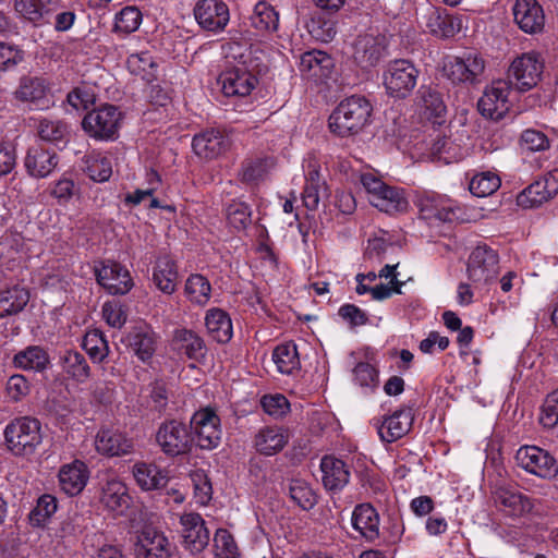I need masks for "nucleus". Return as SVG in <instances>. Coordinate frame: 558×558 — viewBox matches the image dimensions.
Returning <instances> with one entry per match:
<instances>
[{
  "label": "nucleus",
  "mask_w": 558,
  "mask_h": 558,
  "mask_svg": "<svg viewBox=\"0 0 558 558\" xmlns=\"http://www.w3.org/2000/svg\"><path fill=\"white\" fill-rule=\"evenodd\" d=\"M373 106L361 95L342 99L328 118L329 131L338 137L360 134L372 122Z\"/></svg>",
  "instance_id": "nucleus-1"
},
{
  "label": "nucleus",
  "mask_w": 558,
  "mask_h": 558,
  "mask_svg": "<svg viewBox=\"0 0 558 558\" xmlns=\"http://www.w3.org/2000/svg\"><path fill=\"white\" fill-rule=\"evenodd\" d=\"M4 440L13 456L28 457L43 441L41 424L29 416L14 418L4 428Z\"/></svg>",
  "instance_id": "nucleus-2"
},
{
  "label": "nucleus",
  "mask_w": 558,
  "mask_h": 558,
  "mask_svg": "<svg viewBox=\"0 0 558 558\" xmlns=\"http://www.w3.org/2000/svg\"><path fill=\"white\" fill-rule=\"evenodd\" d=\"M420 71L409 60L390 61L383 74V83L389 96L404 99L416 86Z\"/></svg>",
  "instance_id": "nucleus-3"
},
{
  "label": "nucleus",
  "mask_w": 558,
  "mask_h": 558,
  "mask_svg": "<svg viewBox=\"0 0 558 558\" xmlns=\"http://www.w3.org/2000/svg\"><path fill=\"white\" fill-rule=\"evenodd\" d=\"M121 111L113 105H105L88 112L83 121L84 131L96 140H113L120 128Z\"/></svg>",
  "instance_id": "nucleus-4"
},
{
  "label": "nucleus",
  "mask_w": 558,
  "mask_h": 558,
  "mask_svg": "<svg viewBox=\"0 0 558 558\" xmlns=\"http://www.w3.org/2000/svg\"><path fill=\"white\" fill-rule=\"evenodd\" d=\"M446 76L453 84H477L482 82L485 60L476 52H468L462 57H453L444 65Z\"/></svg>",
  "instance_id": "nucleus-5"
},
{
  "label": "nucleus",
  "mask_w": 558,
  "mask_h": 558,
  "mask_svg": "<svg viewBox=\"0 0 558 558\" xmlns=\"http://www.w3.org/2000/svg\"><path fill=\"white\" fill-rule=\"evenodd\" d=\"M512 92V81L498 80L486 87L478 99L477 108L485 118L498 121L502 119L510 109L509 96Z\"/></svg>",
  "instance_id": "nucleus-6"
},
{
  "label": "nucleus",
  "mask_w": 558,
  "mask_h": 558,
  "mask_svg": "<svg viewBox=\"0 0 558 558\" xmlns=\"http://www.w3.org/2000/svg\"><path fill=\"white\" fill-rule=\"evenodd\" d=\"M156 440L163 453L177 457L190 451L194 438L184 423L171 420L160 425Z\"/></svg>",
  "instance_id": "nucleus-7"
},
{
  "label": "nucleus",
  "mask_w": 558,
  "mask_h": 558,
  "mask_svg": "<svg viewBox=\"0 0 558 558\" xmlns=\"http://www.w3.org/2000/svg\"><path fill=\"white\" fill-rule=\"evenodd\" d=\"M468 276L476 284H486L499 272V255L486 244L477 245L470 254Z\"/></svg>",
  "instance_id": "nucleus-8"
},
{
  "label": "nucleus",
  "mask_w": 558,
  "mask_h": 558,
  "mask_svg": "<svg viewBox=\"0 0 558 558\" xmlns=\"http://www.w3.org/2000/svg\"><path fill=\"white\" fill-rule=\"evenodd\" d=\"M517 464L541 478H553L558 474L556 459L537 446H522L515 453Z\"/></svg>",
  "instance_id": "nucleus-9"
},
{
  "label": "nucleus",
  "mask_w": 558,
  "mask_h": 558,
  "mask_svg": "<svg viewBox=\"0 0 558 558\" xmlns=\"http://www.w3.org/2000/svg\"><path fill=\"white\" fill-rule=\"evenodd\" d=\"M190 430L196 436L202 449H214L221 440L220 418L210 408L196 411L191 418Z\"/></svg>",
  "instance_id": "nucleus-10"
},
{
  "label": "nucleus",
  "mask_w": 558,
  "mask_h": 558,
  "mask_svg": "<svg viewBox=\"0 0 558 558\" xmlns=\"http://www.w3.org/2000/svg\"><path fill=\"white\" fill-rule=\"evenodd\" d=\"M543 68V61L537 53H523L511 63L509 77L514 81L515 88L519 92H527L539 82Z\"/></svg>",
  "instance_id": "nucleus-11"
},
{
  "label": "nucleus",
  "mask_w": 558,
  "mask_h": 558,
  "mask_svg": "<svg viewBox=\"0 0 558 558\" xmlns=\"http://www.w3.org/2000/svg\"><path fill=\"white\" fill-rule=\"evenodd\" d=\"M387 53V39L384 35L364 34L353 44V60L363 70L376 66Z\"/></svg>",
  "instance_id": "nucleus-12"
},
{
  "label": "nucleus",
  "mask_w": 558,
  "mask_h": 558,
  "mask_svg": "<svg viewBox=\"0 0 558 558\" xmlns=\"http://www.w3.org/2000/svg\"><path fill=\"white\" fill-rule=\"evenodd\" d=\"M558 193V169L545 173L525 187L518 196L517 203L523 208L538 207Z\"/></svg>",
  "instance_id": "nucleus-13"
},
{
  "label": "nucleus",
  "mask_w": 558,
  "mask_h": 558,
  "mask_svg": "<svg viewBox=\"0 0 558 558\" xmlns=\"http://www.w3.org/2000/svg\"><path fill=\"white\" fill-rule=\"evenodd\" d=\"M192 147L197 156L211 160L230 149L231 138L220 129H207L194 135Z\"/></svg>",
  "instance_id": "nucleus-14"
},
{
  "label": "nucleus",
  "mask_w": 558,
  "mask_h": 558,
  "mask_svg": "<svg viewBox=\"0 0 558 558\" xmlns=\"http://www.w3.org/2000/svg\"><path fill=\"white\" fill-rule=\"evenodd\" d=\"M180 524L184 547L192 554L202 553L210 539L209 530L202 515L196 512L184 513L180 518Z\"/></svg>",
  "instance_id": "nucleus-15"
},
{
  "label": "nucleus",
  "mask_w": 558,
  "mask_h": 558,
  "mask_svg": "<svg viewBox=\"0 0 558 558\" xmlns=\"http://www.w3.org/2000/svg\"><path fill=\"white\" fill-rule=\"evenodd\" d=\"M414 422L413 409L403 407L395 411L391 415L378 421L375 425L378 435L384 442H395L405 436L412 428Z\"/></svg>",
  "instance_id": "nucleus-16"
},
{
  "label": "nucleus",
  "mask_w": 558,
  "mask_h": 558,
  "mask_svg": "<svg viewBox=\"0 0 558 558\" xmlns=\"http://www.w3.org/2000/svg\"><path fill=\"white\" fill-rule=\"evenodd\" d=\"M194 15L199 26L209 32H220L229 22V9L220 0H198Z\"/></svg>",
  "instance_id": "nucleus-17"
},
{
  "label": "nucleus",
  "mask_w": 558,
  "mask_h": 558,
  "mask_svg": "<svg viewBox=\"0 0 558 558\" xmlns=\"http://www.w3.org/2000/svg\"><path fill=\"white\" fill-rule=\"evenodd\" d=\"M134 551L136 558H169L171 545L163 533L147 526L137 535Z\"/></svg>",
  "instance_id": "nucleus-18"
},
{
  "label": "nucleus",
  "mask_w": 558,
  "mask_h": 558,
  "mask_svg": "<svg viewBox=\"0 0 558 558\" xmlns=\"http://www.w3.org/2000/svg\"><path fill=\"white\" fill-rule=\"evenodd\" d=\"M97 282L110 294H125L132 287L133 281L128 269L118 263L110 262L96 269Z\"/></svg>",
  "instance_id": "nucleus-19"
},
{
  "label": "nucleus",
  "mask_w": 558,
  "mask_h": 558,
  "mask_svg": "<svg viewBox=\"0 0 558 558\" xmlns=\"http://www.w3.org/2000/svg\"><path fill=\"white\" fill-rule=\"evenodd\" d=\"M49 86L45 78L37 76H22L14 92L16 100L33 105L37 109L50 106Z\"/></svg>",
  "instance_id": "nucleus-20"
},
{
  "label": "nucleus",
  "mask_w": 558,
  "mask_h": 558,
  "mask_svg": "<svg viewBox=\"0 0 558 558\" xmlns=\"http://www.w3.org/2000/svg\"><path fill=\"white\" fill-rule=\"evenodd\" d=\"M221 90L225 96H247L255 88L256 77L248 71V68L235 66L222 72L219 76Z\"/></svg>",
  "instance_id": "nucleus-21"
},
{
  "label": "nucleus",
  "mask_w": 558,
  "mask_h": 558,
  "mask_svg": "<svg viewBox=\"0 0 558 558\" xmlns=\"http://www.w3.org/2000/svg\"><path fill=\"white\" fill-rule=\"evenodd\" d=\"M290 435L287 428L278 425L263 426L254 435L253 446L263 456H275L288 445Z\"/></svg>",
  "instance_id": "nucleus-22"
},
{
  "label": "nucleus",
  "mask_w": 558,
  "mask_h": 558,
  "mask_svg": "<svg viewBox=\"0 0 558 558\" xmlns=\"http://www.w3.org/2000/svg\"><path fill=\"white\" fill-rule=\"evenodd\" d=\"M172 347L179 354H184L189 360L198 363L203 362L207 354V345L204 339L192 329H174Z\"/></svg>",
  "instance_id": "nucleus-23"
},
{
  "label": "nucleus",
  "mask_w": 558,
  "mask_h": 558,
  "mask_svg": "<svg viewBox=\"0 0 558 558\" xmlns=\"http://www.w3.org/2000/svg\"><path fill=\"white\" fill-rule=\"evenodd\" d=\"M58 163L59 156L57 153L41 146L29 147L24 159L26 172L36 179L47 178L57 168Z\"/></svg>",
  "instance_id": "nucleus-24"
},
{
  "label": "nucleus",
  "mask_w": 558,
  "mask_h": 558,
  "mask_svg": "<svg viewBox=\"0 0 558 558\" xmlns=\"http://www.w3.org/2000/svg\"><path fill=\"white\" fill-rule=\"evenodd\" d=\"M513 15L515 23L525 33L535 34L544 27V11L536 0H517Z\"/></svg>",
  "instance_id": "nucleus-25"
},
{
  "label": "nucleus",
  "mask_w": 558,
  "mask_h": 558,
  "mask_svg": "<svg viewBox=\"0 0 558 558\" xmlns=\"http://www.w3.org/2000/svg\"><path fill=\"white\" fill-rule=\"evenodd\" d=\"M96 450L108 457H120L133 452V440L116 429H100L95 439Z\"/></svg>",
  "instance_id": "nucleus-26"
},
{
  "label": "nucleus",
  "mask_w": 558,
  "mask_h": 558,
  "mask_svg": "<svg viewBox=\"0 0 558 558\" xmlns=\"http://www.w3.org/2000/svg\"><path fill=\"white\" fill-rule=\"evenodd\" d=\"M427 32L439 38H450L462 27L460 17L449 14L445 9L430 8L425 15Z\"/></svg>",
  "instance_id": "nucleus-27"
},
{
  "label": "nucleus",
  "mask_w": 558,
  "mask_h": 558,
  "mask_svg": "<svg viewBox=\"0 0 558 558\" xmlns=\"http://www.w3.org/2000/svg\"><path fill=\"white\" fill-rule=\"evenodd\" d=\"M58 476L61 490L69 496H76L86 486L89 471L84 462L75 460L64 464L60 469Z\"/></svg>",
  "instance_id": "nucleus-28"
},
{
  "label": "nucleus",
  "mask_w": 558,
  "mask_h": 558,
  "mask_svg": "<svg viewBox=\"0 0 558 558\" xmlns=\"http://www.w3.org/2000/svg\"><path fill=\"white\" fill-rule=\"evenodd\" d=\"M320 470L324 487L329 492H340L349 483V466L338 458L332 456L324 457L320 462Z\"/></svg>",
  "instance_id": "nucleus-29"
},
{
  "label": "nucleus",
  "mask_w": 558,
  "mask_h": 558,
  "mask_svg": "<svg viewBox=\"0 0 558 558\" xmlns=\"http://www.w3.org/2000/svg\"><path fill=\"white\" fill-rule=\"evenodd\" d=\"M352 526L368 542L379 537V514L371 504L357 505L352 513Z\"/></svg>",
  "instance_id": "nucleus-30"
},
{
  "label": "nucleus",
  "mask_w": 558,
  "mask_h": 558,
  "mask_svg": "<svg viewBox=\"0 0 558 558\" xmlns=\"http://www.w3.org/2000/svg\"><path fill=\"white\" fill-rule=\"evenodd\" d=\"M100 502L110 511L123 513L131 502L125 484L118 478L107 481L101 488Z\"/></svg>",
  "instance_id": "nucleus-31"
},
{
  "label": "nucleus",
  "mask_w": 558,
  "mask_h": 558,
  "mask_svg": "<svg viewBox=\"0 0 558 558\" xmlns=\"http://www.w3.org/2000/svg\"><path fill=\"white\" fill-rule=\"evenodd\" d=\"M205 326L208 335L218 343H228L233 336L231 318L221 308L214 307L207 311Z\"/></svg>",
  "instance_id": "nucleus-32"
},
{
  "label": "nucleus",
  "mask_w": 558,
  "mask_h": 558,
  "mask_svg": "<svg viewBox=\"0 0 558 558\" xmlns=\"http://www.w3.org/2000/svg\"><path fill=\"white\" fill-rule=\"evenodd\" d=\"M417 106L428 120L442 118L447 111L441 93L433 86L422 85L416 95Z\"/></svg>",
  "instance_id": "nucleus-33"
},
{
  "label": "nucleus",
  "mask_w": 558,
  "mask_h": 558,
  "mask_svg": "<svg viewBox=\"0 0 558 558\" xmlns=\"http://www.w3.org/2000/svg\"><path fill=\"white\" fill-rule=\"evenodd\" d=\"M332 68V59L322 50L306 51L301 56L300 71L315 80L327 77Z\"/></svg>",
  "instance_id": "nucleus-34"
},
{
  "label": "nucleus",
  "mask_w": 558,
  "mask_h": 558,
  "mask_svg": "<svg viewBox=\"0 0 558 558\" xmlns=\"http://www.w3.org/2000/svg\"><path fill=\"white\" fill-rule=\"evenodd\" d=\"M178 267L169 256H161L156 260L153 280L156 287L165 294H172L177 290Z\"/></svg>",
  "instance_id": "nucleus-35"
},
{
  "label": "nucleus",
  "mask_w": 558,
  "mask_h": 558,
  "mask_svg": "<svg viewBox=\"0 0 558 558\" xmlns=\"http://www.w3.org/2000/svg\"><path fill=\"white\" fill-rule=\"evenodd\" d=\"M133 476L143 490L159 489L168 483L165 471L151 463H135L133 465Z\"/></svg>",
  "instance_id": "nucleus-36"
},
{
  "label": "nucleus",
  "mask_w": 558,
  "mask_h": 558,
  "mask_svg": "<svg viewBox=\"0 0 558 558\" xmlns=\"http://www.w3.org/2000/svg\"><path fill=\"white\" fill-rule=\"evenodd\" d=\"M29 291L20 286L0 291V318L21 313L29 302Z\"/></svg>",
  "instance_id": "nucleus-37"
},
{
  "label": "nucleus",
  "mask_w": 558,
  "mask_h": 558,
  "mask_svg": "<svg viewBox=\"0 0 558 558\" xmlns=\"http://www.w3.org/2000/svg\"><path fill=\"white\" fill-rule=\"evenodd\" d=\"M126 68L131 74L151 83L158 77V62L149 51L132 53L126 59Z\"/></svg>",
  "instance_id": "nucleus-38"
},
{
  "label": "nucleus",
  "mask_w": 558,
  "mask_h": 558,
  "mask_svg": "<svg viewBox=\"0 0 558 558\" xmlns=\"http://www.w3.org/2000/svg\"><path fill=\"white\" fill-rule=\"evenodd\" d=\"M82 170L95 182H106L112 175L111 160L96 151H92L82 159Z\"/></svg>",
  "instance_id": "nucleus-39"
},
{
  "label": "nucleus",
  "mask_w": 558,
  "mask_h": 558,
  "mask_svg": "<svg viewBox=\"0 0 558 558\" xmlns=\"http://www.w3.org/2000/svg\"><path fill=\"white\" fill-rule=\"evenodd\" d=\"M375 197H369V203L380 211L395 214L404 211L408 207V201L399 189L386 186Z\"/></svg>",
  "instance_id": "nucleus-40"
},
{
  "label": "nucleus",
  "mask_w": 558,
  "mask_h": 558,
  "mask_svg": "<svg viewBox=\"0 0 558 558\" xmlns=\"http://www.w3.org/2000/svg\"><path fill=\"white\" fill-rule=\"evenodd\" d=\"M272 361L281 374L290 375L301 366L296 344L293 342L281 343L272 351Z\"/></svg>",
  "instance_id": "nucleus-41"
},
{
  "label": "nucleus",
  "mask_w": 558,
  "mask_h": 558,
  "mask_svg": "<svg viewBox=\"0 0 558 558\" xmlns=\"http://www.w3.org/2000/svg\"><path fill=\"white\" fill-rule=\"evenodd\" d=\"M16 367L29 371H44L49 364L47 352L39 345H31L14 355Z\"/></svg>",
  "instance_id": "nucleus-42"
},
{
  "label": "nucleus",
  "mask_w": 558,
  "mask_h": 558,
  "mask_svg": "<svg viewBox=\"0 0 558 558\" xmlns=\"http://www.w3.org/2000/svg\"><path fill=\"white\" fill-rule=\"evenodd\" d=\"M14 9L22 17L32 23L51 22V10L46 8L44 0H14Z\"/></svg>",
  "instance_id": "nucleus-43"
},
{
  "label": "nucleus",
  "mask_w": 558,
  "mask_h": 558,
  "mask_svg": "<svg viewBox=\"0 0 558 558\" xmlns=\"http://www.w3.org/2000/svg\"><path fill=\"white\" fill-rule=\"evenodd\" d=\"M64 372L78 383H84L90 375V368L84 355L77 351L68 350L61 356Z\"/></svg>",
  "instance_id": "nucleus-44"
},
{
  "label": "nucleus",
  "mask_w": 558,
  "mask_h": 558,
  "mask_svg": "<svg viewBox=\"0 0 558 558\" xmlns=\"http://www.w3.org/2000/svg\"><path fill=\"white\" fill-rule=\"evenodd\" d=\"M250 21L258 32H270L278 28L279 15L270 4L259 1L256 3Z\"/></svg>",
  "instance_id": "nucleus-45"
},
{
  "label": "nucleus",
  "mask_w": 558,
  "mask_h": 558,
  "mask_svg": "<svg viewBox=\"0 0 558 558\" xmlns=\"http://www.w3.org/2000/svg\"><path fill=\"white\" fill-rule=\"evenodd\" d=\"M184 291L192 303L205 305L210 299L211 286L203 275L193 274L186 279Z\"/></svg>",
  "instance_id": "nucleus-46"
},
{
  "label": "nucleus",
  "mask_w": 558,
  "mask_h": 558,
  "mask_svg": "<svg viewBox=\"0 0 558 558\" xmlns=\"http://www.w3.org/2000/svg\"><path fill=\"white\" fill-rule=\"evenodd\" d=\"M82 345L94 363H101L109 354L108 342L98 329L87 331Z\"/></svg>",
  "instance_id": "nucleus-47"
},
{
  "label": "nucleus",
  "mask_w": 558,
  "mask_h": 558,
  "mask_svg": "<svg viewBox=\"0 0 558 558\" xmlns=\"http://www.w3.org/2000/svg\"><path fill=\"white\" fill-rule=\"evenodd\" d=\"M289 495L292 501L303 510H311L317 502L316 494L310 484L301 478L290 481Z\"/></svg>",
  "instance_id": "nucleus-48"
},
{
  "label": "nucleus",
  "mask_w": 558,
  "mask_h": 558,
  "mask_svg": "<svg viewBox=\"0 0 558 558\" xmlns=\"http://www.w3.org/2000/svg\"><path fill=\"white\" fill-rule=\"evenodd\" d=\"M267 158H248L242 162L239 173L240 180L245 184L256 185L264 180L268 171Z\"/></svg>",
  "instance_id": "nucleus-49"
},
{
  "label": "nucleus",
  "mask_w": 558,
  "mask_h": 558,
  "mask_svg": "<svg viewBox=\"0 0 558 558\" xmlns=\"http://www.w3.org/2000/svg\"><path fill=\"white\" fill-rule=\"evenodd\" d=\"M497 501L513 515H521L532 509L530 499L515 490L500 489L497 493Z\"/></svg>",
  "instance_id": "nucleus-50"
},
{
  "label": "nucleus",
  "mask_w": 558,
  "mask_h": 558,
  "mask_svg": "<svg viewBox=\"0 0 558 558\" xmlns=\"http://www.w3.org/2000/svg\"><path fill=\"white\" fill-rule=\"evenodd\" d=\"M324 183L320 182V174L316 168L308 170L306 183L302 193L303 205L308 210H316L320 201V190Z\"/></svg>",
  "instance_id": "nucleus-51"
},
{
  "label": "nucleus",
  "mask_w": 558,
  "mask_h": 558,
  "mask_svg": "<svg viewBox=\"0 0 558 558\" xmlns=\"http://www.w3.org/2000/svg\"><path fill=\"white\" fill-rule=\"evenodd\" d=\"M307 29L313 38L323 43L331 41L337 34L335 20L325 17L322 14L312 16L307 24Z\"/></svg>",
  "instance_id": "nucleus-52"
},
{
  "label": "nucleus",
  "mask_w": 558,
  "mask_h": 558,
  "mask_svg": "<svg viewBox=\"0 0 558 558\" xmlns=\"http://www.w3.org/2000/svg\"><path fill=\"white\" fill-rule=\"evenodd\" d=\"M499 186V177L487 171L475 174L469 184V190L474 196L486 197L496 192Z\"/></svg>",
  "instance_id": "nucleus-53"
},
{
  "label": "nucleus",
  "mask_w": 558,
  "mask_h": 558,
  "mask_svg": "<svg viewBox=\"0 0 558 558\" xmlns=\"http://www.w3.org/2000/svg\"><path fill=\"white\" fill-rule=\"evenodd\" d=\"M142 23V13L135 7H125L117 15L113 31L129 35L138 29Z\"/></svg>",
  "instance_id": "nucleus-54"
},
{
  "label": "nucleus",
  "mask_w": 558,
  "mask_h": 558,
  "mask_svg": "<svg viewBox=\"0 0 558 558\" xmlns=\"http://www.w3.org/2000/svg\"><path fill=\"white\" fill-rule=\"evenodd\" d=\"M56 511L57 499L51 495H43L29 513V522L33 526H44Z\"/></svg>",
  "instance_id": "nucleus-55"
},
{
  "label": "nucleus",
  "mask_w": 558,
  "mask_h": 558,
  "mask_svg": "<svg viewBox=\"0 0 558 558\" xmlns=\"http://www.w3.org/2000/svg\"><path fill=\"white\" fill-rule=\"evenodd\" d=\"M155 344V339L148 331L138 330L134 331L131 336L130 345L143 362H146L153 356L156 349Z\"/></svg>",
  "instance_id": "nucleus-56"
},
{
  "label": "nucleus",
  "mask_w": 558,
  "mask_h": 558,
  "mask_svg": "<svg viewBox=\"0 0 558 558\" xmlns=\"http://www.w3.org/2000/svg\"><path fill=\"white\" fill-rule=\"evenodd\" d=\"M37 130L41 140L51 143L62 142L68 135V126L60 120L43 119L39 121Z\"/></svg>",
  "instance_id": "nucleus-57"
},
{
  "label": "nucleus",
  "mask_w": 558,
  "mask_h": 558,
  "mask_svg": "<svg viewBox=\"0 0 558 558\" xmlns=\"http://www.w3.org/2000/svg\"><path fill=\"white\" fill-rule=\"evenodd\" d=\"M228 222L236 230H244L251 223V208L244 202L233 201L226 209Z\"/></svg>",
  "instance_id": "nucleus-58"
},
{
  "label": "nucleus",
  "mask_w": 558,
  "mask_h": 558,
  "mask_svg": "<svg viewBox=\"0 0 558 558\" xmlns=\"http://www.w3.org/2000/svg\"><path fill=\"white\" fill-rule=\"evenodd\" d=\"M520 147L532 153L544 151L550 147V142L544 132L535 129H527L521 134Z\"/></svg>",
  "instance_id": "nucleus-59"
},
{
  "label": "nucleus",
  "mask_w": 558,
  "mask_h": 558,
  "mask_svg": "<svg viewBox=\"0 0 558 558\" xmlns=\"http://www.w3.org/2000/svg\"><path fill=\"white\" fill-rule=\"evenodd\" d=\"M191 480L194 487V497L196 502L206 506L213 495L211 483L207 476V474L203 470H196L192 472Z\"/></svg>",
  "instance_id": "nucleus-60"
},
{
  "label": "nucleus",
  "mask_w": 558,
  "mask_h": 558,
  "mask_svg": "<svg viewBox=\"0 0 558 558\" xmlns=\"http://www.w3.org/2000/svg\"><path fill=\"white\" fill-rule=\"evenodd\" d=\"M214 542L217 558H240L234 538L227 530H217Z\"/></svg>",
  "instance_id": "nucleus-61"
},
{
  "label": "nucleus",
  "mask_w": 558,
  "mask_h": 558,
  "mask_svg": "<svg viewBox=\"0 0 558 558\" xmlns=\"http://www.w3.org/2000/svg\"><path fill=\"white\" fill-rule=\"evenodd\" d=\"M24 59V52L13 44L0 41V72L16 68Z\"/></svg>",
  "instance_id": "nucleus-62"
},
{
  "label": "nucleus",
  "mask_w": 558,
  "mask_h": 558,
  "mask_svg": "<svg viewBox=\"0 0 558 558\" xmlns=\"http://www.w3.org/2000/svg\"><path fill=\"white\" fill-rule=\"evenodd\" d=\"M539 423L546 428H553L558 424V390L547 395L539 415Z\"/></svg>",
  "instance_id": "nucleus-63"
},
{
  "label": "nucleus",
  "mask_w": 558,
  "mask_h": 558,
  "mask_svg": "<svg viewBox=\"0 0 558 558\" xmlns=\"http://www.w3.org/2000/svg\"><path fill=\"white\" fill-rule=\"evenodd\" d=\"M77 192L78 187L75 182L66 175H62L52 183L50 189V195L57 198L60 204L68 203Z\"/></svg>",
  "instance_id": "nucleus-64"
}]
</instances>
